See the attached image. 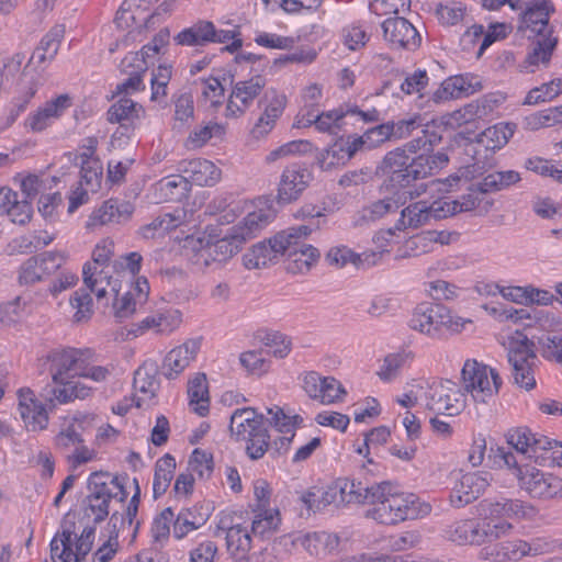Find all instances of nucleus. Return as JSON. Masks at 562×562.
I'll use <instances>...</instances> for the list:
<instances>
[{
    "instance_id": "obj_1",
    "label": "nucleus",
    "mask_w": 562,
    "mask_h": 562,
    "mask_svg": "<svg viewBox=\"0 0 562 562\" xmlns=\"http://www.w3.org/2000/svg\"><path fill=\"white\" fill-rule=\"evenodd\" d=\"M43 367L52 378V400L69 403L83 400L91 394L92 387L80 380L82 351L65 347L50 350L42 358Z\"/></svg>"
},
{
    "instance_id": "obj_2",
    "label": "nucleus",
    "mask_w": 562,
    "mask_h": 562,
    "mask_svg": "<svg viewBox=\"0 0 562 562\" xmlns=\"http://www.w3.org/2000/svg\"><path fill=\"white\" fill-rule=\"evenodd\" d=\"M371 494L372 507L366 517L379 524L395 525L407 519H418L430 514L431 505L419 499L415 494L392 492L387 482L374 484Z\"/></svg>"
},
{
    "instance_id": "obj_3",
    "label": "nucleus",
    "mask_w": 562,
    "mask_h": 562,
    "mask_svg": "<svg viewBox=\"0 0 562 562\" xmlns=\"http://www.w3.org/2000/svg\"><path fill=\"white\" fill-rule=\"evenodd\" d=\"M272 218L269 211L257 210L248 213L237 225L231 227L227 233L213 244H209L200 254L204 265L211 262H226L236 255L241 246L266 227Z\"/></svg>"
},
{
    "instance_id": "obj_4",
    "label": "nucleus",
    "mask_w": 562,
    "mask_h": 562,
    "mask_svg": "<svg viewBox=\"0 0 562 562\" xmlns=\"http://www.w3.org/2000/svg\"><path fill=\"white\" fill-rule=\"evenodd\" d=\"M128 476L111 475L106 472H93L88 480L89 494L85 499V514L94 522H101L109 516L112 498L124 502L127 498Z\"/></svg>"
},
{
    "instance_id": "obj_5",
    "label": "nucleus",
    "mask_w": 562,
    "mask_h": 562,
    "mask_svg": "<svg viewBox=\"0 0 562 562\" xmlns=\"http://www.w3.org/2000/svg\"><path fill=\"white\" fill-rule=\"evenodd\" d=\"M317 229L315 224H303L297 227H290L276 235V245L279 246L281 256H285V270L292 274L306 273L319 258V251L303 243L313 231Z\"/></svg>"
},
{
    "instance_id": "obj_6",
    "label": "nucleus",
    "mask_w": 562,
    "mask_h": 562,
    "mask_svg": "<svg viewBox=\"0 0 562 562\" xmlns=\"http://www.w3.org/2000/svg\"><path fill=\"white\" fill-rule=\"evenodd\" d=\"M229 430L237 440L247 441L246 451L250 459L265 456L270 445V435L263 414L252 407L237 408L231 415Z\"/></svg>"
},
{
    "instance_id": "obj_7",
    "label": "nucleus",
    "mask_w": 562,
    "mask_h": 562,
    "mask_svg": "<svg viewBox=\"0 0 562 562\" xmlns=\"http://www.w3.org/2000/svg\"><path fill=\"white\" fill-rule=\"evenodd\" d=\"M464 323L442 304L422 303L414 308L408 326L431 339H441L447 334L460 331Z\"/></svg>"
},
{
    "instance_id": "obj_8",
    "label": "nucleus",
    "mask_w": 562,
    "mask_h": 562,
    "mask_svg": "<svg viewBox=\"0 0 562 562\" xmlns=\"http://www.w3.org/2000/svg\"><path fill=\"white\" fill-rule=\"evenodd\" d=\"M88 425V416H75L61 424L54 438L55 449L66 458L72 468L88 463L97 457V451L85 443Z\"/></svg>"
},
{
    "instance_id": "obj_9",
    "label": "nucleus",
    "mask_w": 562,
    "mask_h": 562,
    "mask_svg": "<svg viewBox=\"0 0 562 562\" xmlns=\"http://www.w3.org/2000/svg\"><path fill=\"white\" fill-rule=\"evenodd\" d=\"M507 442L517 452L535 459L536 462L562 465V442L533 434L529 428L518 427L509 430Z\"/></svg>"
},
{
    "instance_id": "obj_10",
    "label": "nucleus",
    "mask_w": 562,
    "mask_h": 562,
    "mask_svg": "<svg viewBox=\"0 0 562 562\" xmlns=\"http://www.w3.org/2000/svg\"><path fill=\"white\" fill-rule=\"evenodd\" d=\"M507 358L514 383L526 391L536 387L535 368L538 361L535 344L522 333L516 331L508 339Z\"/></svg>"
},
{
    "instance_id": "obj_11",
    "label": "nucleus",
    "mask_w": 562,
    "mask_h": 562,
    "mask_svg": "<svg viewBox=\"0 0 562 562\" xmlns=\"http://www.w3.org/2000/svg\"><path fill=\"white\" fill-rule=\"evenodd\" d=\"M481 515L484 522L491 525H508L509 528L504 530L502 537L508 535L514 526L509 520L520 521L524 519H532L537 515L536 507L521 499H513L502 497L496 501H483L480 503Z\"/></svg>"
},
{
    "instance_id": "obj_12",
    "label": "nucleus",
    "mask_w": 562,
    "mask_h": 562,
    "mask_svg": "<svg viewBox=\"0 0 562 562\" xmlns=\"http://www.w3.org/2000/svg\"><path fill=\"white\" fill-rule=\"evenodd\" d=\"M461 374L464 391L470 393L476 403H487L498 393L502 385L498 373L476 360H467Z\"/></svg>"
},
{
    "instance_id": "obj_13",
    "label": "nucleus",
    "mask_w": 562,
    "mask_h": 562,
    "mask_svg": "<svg viewBox=\"0 0 562 562\" xmlns=\"http://www.w3.org/2000/svg\"><path fill=\"white\" fill-rule=\"evenodd\" d=\"M508 525H491V522L477 521L475 519H461L447 526L445 535L447 539L459 546L481 544L487 540L502 537Z\"/></svg>"
},
{
    "instance_id": "obj_14",
    "label": "nucleus",
    "mask_w": 562,
    "mask_h": 562,
    "mask_svg": "<svg viewBox=\"0 0 562 562\" xmlns=\"http://www.w3.org/2000/svg\"><path fill=\"white\" fill-rule=\"evenodd\" d=\"M516 477L520 488L532 498L551 499L562 496V479L532 465H521Z\"/></svg>"
},
{
    "instance_id": "obj_15",
    "label": "nucleus",
    "mask_w": 562,
    "mask_h": 562,
    "mask_svg": "<svg viewBox=\"0 0 562 562\" xmlns=\"http://www.w3.org/2000/svg\"><path fill=\"white\" fill-rule=\"evenodd\" d=\"M426 407L437 414L453 416L464 407V394L450 380L434 382L425 392Z\"/></svg>"
},
{
    "instance_id": "obj_16",
    "label": "nucleus",
    "mask_w": 562,
    "mask_h": 562,
    "mask_svg": "<svg viewBox=\"0 0 562 562\" xmlns=\"http://www.w3.org/2000/svg\"><path fill=\"white\" fill-rule=\"evenodd\" d=\"M516 125L513 123H498L485 128L476 135L473 160L480 169L491 168L494 162L488 158L487 153H495L503 148L515 133Z\"/></svg>"
},
{
    "instance_id": "obj_17",
    "label": "nucleus",
    "mask_w": 562,
    "mask_h": 562,
    "mask_svg": "<svg viewBox=\"0 0 562 562\" xmlns=\"http://www.w3.org/2000/svg\"><path fill=\"white\" fill-rule=\"evenodd\" d=\"M301 499L305 504L307 509L314 512L322 510L329 505H335L336 507H339L342 505L351 504L349 492V479H337L324 491H308L307 493L302 495Z\"/></svg>"
},
{
    "instance_id": "obj_18",
    "label": "nucleus",
    "mask_w": 562,
    "mask_h": 562,
    "mask_svg": "<svg viewBox=\"0 0 562 562\" xmlns=\"http://www.w3.org/2000/svg\"><path fill=\"white\" fill-rule=\"evenodd\" d=\"M266 83V79L259 75L248 80L237 81L227 101L226 116L239 117L243 115L261 93Z\"/></svg>"
},
{
    "instance_id": "obj_19",
    "label": "nucleus",
    "mask_w": 562,
    "mask_h": 562,
    "mask_svg": "<svg viewBox=\"0 0 562 562\" xmlns=\"http://www.w3.org/2000/svg\"><path fill=\"white\" fill-rule=\"evenodd\" d=\"M292 547L302 548L310 557L319 558L331 553L339 544V537L326 531L295 532L283 537Z\"/></svg>"
},
{
    "instance_id": "obj_20",
    "label": "nucleus",
    "mask_w": 562,
    "mask_h": 562,
    "mask_svg": "<svg viewBox=\"0 0 562 562\" xmlns=\"http://www.w3.org/2000/svg\"><path fill=\"white\" fill-rule=\"evenodd\" d=\"M382 29L385 41L393 47L415 50L422 43L418 31L404 18H389L382 23Z\"/></svg>"
},
{
    "instance_id": "obj_21",
    "label": "nucleus",
    "mask_w": 562,
    "mask_h": 562,
    "mask_svg": "<svg viewBox=\"0 0 562 562\" xmlns=\"http://www.w3.org/2000/svg\"><path fill=\"white\" fill-rule=\"evenodd\" d=\"M490 474L486 472L463 474L450 494L451 505L460 508L475 501L490 485Z\"/></svg>"
},
{
    "instance_id": "obj_22",
    "label": "nucleus",
    "mask_w": 562,
    "mask_h": 562,
    "mask_svg": "<svg viewBox=\"0 0 562 562\" xmlns=\"http://www.w3.org/2000/svg\"><path fill=\"white\" fill-rule=\"evenodd\" d=\"M71 105V97L67 93L60 94L32 112L25 120L24 125L34 133L43 132L58 120Z\"/></svg>"
},
{
    "instance_id": "obj_23",
    "label": "nucleus",
    "mask_w": 562,
    "mask_h": 562,
    "mask_svg": "<svg viewBox=\"0 0 562 562\" xmlns=\"http://www.w3.org/2000/svg\"><path fill=\"white\" fill-rule=\"evenodd\" d=\"M177 170L184 175L189 186L213 187L222 178V170L211 160L195 158L182 160Z\"/></svg>"
},
{
    "instance_id": "obj_24",
    "label": "nucleus",
    "mask_w": 562,
    "mask_h": 562,
    "mask_svg": "<svg viewBox=\"0 0 562 562\" xmlns=\"http://www.w3.org/2000/svg\"><path fill=\"white\" fill-rule=\"evenodd\" d=\"M554 11L549 0H533L528 3L521 13L520 31L529 30L539 37L551 36L549 26L550 14Z\"/></svg>"
},
{
    "instance_id": "obj_25",
    "label": "nucleus",
    "mask_w": 562,
    "mask_h": 562,
    "mask_svg": "<svg viewBox=\"0 0 562 562\" xmlns=\"http://www.w3.org/2000/svg\"><path fill=\"white\" fill-rule=\"evenodd\" d=\"M133 211L134 207L130 202L109 199L92 212L86 223V227L88 229H95L106 224L125 222L131 217Z\"/></svg>"
},
{
    "instance_id": "obj_26",
    "label": "nucleus",
    "mask_w": 562,
    "mask_h": 562,
    "mask_svg": "<svg viewBox=\"0 0 562 562\" xmlns=\"http://www.w3.org/2000/svg\"><path fill=\"white\" fill-rule=\"evenodd\" d=\"M310 180L311 173L306 168L299 165L286 167L281 175L278 200L283 203L296 200L306 189Z\"/></svg>"
},
{
    "instance_id": "obj_27",
    "label": "nucleus",
    "mask_w": 562,
    "mask_h": 562,
    "mask_svg": "<svg viewBox=\"0 0 562 562\" xmlns=\"http://www.w3.org/2000/svg\"><path fill=\"white\" fill-rule=\"evenodd\" d=\"M461 175H453L448 177L445 182L448 184L450 190L454 187L461 189L465 187L468 190L467 194H463L460 199L454 200L458 203V210L460 213L462 212H471L481 207V203L483 202V195L487 193V190L483 188L482 182L471 183L465 173L468 170H460Z\"/></svg>"
},
{
    "instance_id": "obj_28",
    "label": "nucleus",
    "mask_w": 562,
    "mask_h": 562,
    "mask_svg": "<svg viewBox=\"0 0 562 562\" xmlns=\"http://www.w3.org/2000/svg\"><path fill=\"white\" fill-rule=\"evenodd\" d=\"M158 0H124L121 8L117 10L114 23L121 30L140 31L148 19L149 14L140 16L147 10V7L156 3Z\"/></svg>"
},
{
    "instance_id": "obj_29",
    "label": "nucleus",
    "mask_w": 562,
    "mask_h": 562,
    "mask_svg": "<svg viewBox=\"0 0 562 562\" xmlns=\"http://www.w3.org/2000/svg\"><path fill=\"white\" fill-rule=\"evenodd\" d=\"M19 412L26 428L37 431L46 428L48 416L45 407L38 403L31 390L19 391Z\"/></svg>"
},
{
    "instance_id": "obj_30",
    "label": "nucleus",
    "mask_w": 562,
    "mask_h": 562,
    "mask_svg": "<svg viewBox=\"0 0 562 562\" xmlns=\"http://www.w3.org/2000/svg\"><path fill=\"white\" fill-rule=\"evenodd\" d=\"M200 345L195 340H188L184 344L170 350L162 363V373L168 379L178 376L195 358Z\"/></svg>"
},
{
    "instance_id": "obj_31",
    "label": "nucleus",
    "mask_w": 562,
    "mask_h": 562,
    "mask_svg": "<svg viewBox=\"0 0 562 562\" xmlns=\"http://www.w3.org/2000/svg\"><path fill=\"white\" fill-rule=\"evenodd\" d=\"M383 171L389 176L390 181L398 187H407L415 181L411 173L406 149L396 148L387 153L383 159Z\"/></svg>"
},
{
    "instance_id": "obj_32",
    "label": "nucleus",
    "mask_w": 562,
    "mask_h": 562,
    "mask_svg": "<svg viewBox=\"0 0 562 562\" xmlns=\"http://www.w3.org/2000/svg\"><path fill=\"white\" fill-rule=\"evenodd\" d=\"M83 283L94 293L98 301L108 297L109 294L117 295L120 290L116 288V280H113L109 270L103 268L100 270H92L90 263H86L82 270Z\"/></svg>"
},
{
    "instance_id": "obj_33",
    "label": "nucleus",
    "mask_w": 562,
    "mask_h": 562,
    "mask_svg": "<svg viewBox=\"0 0 562 562\" xmlns=\"http://www.w3.org/2000/svg\"><path fill=\"white\" fill-rule=\"evenodd\" d=\"M519 561L525 558L549 555L562 551V540L551 536H539L530 539L516 538Z\"/></svg>"
},
{
    "instance_id": "obj_34",
    "label": "nucleus",
    "mask_w": 562,
    "mask_h": 562,
    "mask_svg": "<svg viewBox=\"0 0 562 562\" xmlns=\"http://www.w3.org/2000/svg\"><path fill=\"white\" fill-rule=\"evenodd\" d=\"M40 86H42L41 76L25 69L18 82L19 95L14 99L13 108L8 117V124H12L25 111Z\"/></svg>"
},
{
    "instance_id": "obj_35",
    "label": "nucleus",
    "mask_w": 562,
    "mask_h": 562,
    "mask_svg": "<svg viewBox=\"0 0 562 562\" xmlns=\"http://www.w3.org/2000/svg\"><path fill=\"white\" fill-rule=\"evenodd\" d=\"M76 533L70 528L57 532L50 541V559L53 562H81V558L74 549Z\"/></svg>"
},
{
    "instance_id": "obj_36",
    "label": "nucleus",
    "mask_w": 562,
    "mask_h": 562,
    "mask_svg": "<svg viewBox=\"0 0 562 562\" xmlns=\"http://www.w3.org/2000/svg\"><path fill=\"white\" fill-rule=\"evenodd\" d=\"M214 35V24L210 21L202 20L182 30L173 37V41L177 45L181 46H204L212 43Z\"/></svg>"
},
{
    "instance_id": "obj_37",
    "label": "nucleus",
    "mask_w": 562,
    "mask_h": 562,
    "mask_svg": "<svg viewBox=\"0 0 562 562\" xmlns=\"http://www.w3.org/2000/svg\"><path fill=\"white\" fill-rule=\"evenodd\" d=\"M186 218L183 210L173 213H164L155 217L150 223L143 225L138 233L144 238H155L180 226Z\"/></svg>"
},
{
    "instance_id": "obj_38",
    "label": "nucleus",
    "mask_w": 562,
    "mask_h": 562,
    "mask_svg": "<svg viewBox=\"0 0 562 562\" xmlns=\"http://www.w3.org/2000/svg\"><path fill=\"white\" fill-rule=\"evenodd\" d=\"M274 240L276 236L269 239L268 243L261 241L254 245L251 249L243 256L244 266L249 270L261 269L272 262L273 259L280 255L279 246L277 247Z\"/></svg>"
},
{
    "instance_id": "obj_39",
    "label": "nucleus",
    "mask_w": 562,
    "mask_h": 562,
    "mask_svg": "<svg viewBox=\"0 0 562 562\" xmlns=\"http://www.w3.org/2000/svg\"><path fill=\"white\" fill-rule=\"evenodd\" d=\"M218 528L226 533V547L231 554L244 557L251 547V536L248 529L240 524L226 526L221 519Z\"/></svg>"
},
{
    "instance_id": "obj_40",
    "label": "nucleus",
    "mask_w": 562,
    "mask_h": 562,
    "mask_svg": "<svg viewBox=\"0 0 562 562\" xmlns=\"http://www.w3.org/2000/svg\"><path fill=\"white\" fill-rule=\"evenodd\" d=\"M142 112V105L124 95L110 106L106 114L110 123H119L127 130L128 125L137 120Z\"/></svg>"
},
{
    "instance_id": "obj_41",
    "label": "nucleus",
    "mask_w": 562,
    "mask_h": 562,
    "mask_svg": "<svg viewBox=\"0 0 562 562\" xmlns=\"http://www.w3.org/2000/svg\"><path fill=\"white\" fill-rule=\"evenodd\" d=\"M188 395L190 398V406L200 416H205L209 413L210 396L206 375L198 373L189 381Z\"/></svg>"
},
{
    "instance_id": "obj_42",
    "label": "nucleus",
    "mask_w": 562,
    "mask_h": 562,
    "mask_svg": "<svg viewBox=\"0 0 562 562\" xmlns=\"http://www.w3.org/2000/svg\"><path fill=\"white\" fill-rule=\"evenodd\" d=\"M430 220L429 203L418 201L401 211V218L396 222V229L404 231L407 227L417 228L425 225Z\"/></svg>"
},
{
    "instance_id": "obj_43",
    "label": "nucleus",
    "mask_w": 562,
    "mask_h": 562,
    "mask_svg": "<svg viewBox=\"0 0 562 562\" xmlns=\"http://www.w3.org/2000/svg\"><path fill=\"white\" fill-rule=\"evenodd\" d=\"M486 100L472 101L459 110L453 111L448 120L447 124L451 127H460L463 125L471 124L477 119L485 116L488 113Z\"/></svg>"
},
{
    "instance_id": "obj_44",
    "label": "nucleus",
    "mask_w": 562,
    "mask_h": 562,
    "mask_svg": "<svg viewBox=\"0 0 562 562\" xmlns=\"http://www.w3.org/2000/svg\"><path fill=\"white\" fill-rule=\"evenodd\" d=\"M176 470L175 458L167 453L159 458L155 464V474L153 481L154 498H158L166 493Z\"/></svg>"
},
{
    "instance_id": "obj_45",
    "label": "nucleus",
    "mask_w": 562,
    "mask_h": 562,
    "mask_svg": "<svg viewBox=\"0 0 562 562\" xmlns=\"http://www.w3.org/2000/svg\"><path fill=\"white\" fill-rule=\"evenodd\" d=\"M480 559L490 562H519L516 539L484 547L480 551Z\"/></svg>"
},
{
    "instance_id": "obj_46",
    "label": "nucleus",
    "mask_w": 562,
    "mask_h": 562,
    "mask_svg": "<svg viewBox=\"0 0 562 562\" xmlns=\"http://www.w3.org/2000/svg\"><path fill=\"white\" fill-rule=\"evenodd\" d=\"M204 522L205 519L194 509L182 508L177 515L175 514V519L172 521L173 537L177 539H182L191 531L199 529L204 525Z\"/></svg>"
},
{
    "instance_id": "obj_47",
    "label": "nucleus",
    "mask_w": 562,
    "mask_h": 562,
    "mask_svg": "<svg viewBox=\"0 0 562 562\" xmlns=\"http://www.w3.org/2000/svg\"><path fill=\"white\" fill-rule=\"evenodd\" d=\"M413 358L409 351H398L389 353L384 357L383 363L381 364L378 376L384 382H391L396 379L400 374L401 369L404 364Z\"/></svg>"
},
{
    "instance_id": "obj_48",
    "label": "nucleus",
    "mask_w": 562,
    "mask_h": 562,
    "mask_svg": "<svg viewBox=\"0 0 562 562\" xmlns=\"http://www.w3.org/2000/svg\"><path fill=\"white\" fill-rule=\"evenodd\" d=\"M268 414L271 415L270 419H266V425L269 424L276 428L277 431L281 434H290V437H281V446L284 445V441L290 442L294 436V428L297 419H301L300 416L295 415L293 417L288 416L282 408L279 406H274L268 408Z\"/></svg>"
},
{
    "instance_id": "obj_49",
    "label": "nucleus",
    "mask_w": 562,
    "mask_h": 562,
    "mask_svg": "<svg viewBox=\"0 0 562 562\" xmlns=\"http://www.w3.org/2000/svg\"><path fill=\"white\" fill-rule=\"evenodd\" d=\"M158 187L165 199L170 201H179L186 198L190 191V186L183 173L161 179Z\"/></svg>"
},
{
    "instance_id": "obj_50",
    "label": "nucleus",
    "mask_w": 562,
    "mask_h": 562,
    "mask_svg": "<svg viewBox=\"0 0 562 562\" xmlns=\"http://www.w3.org/2000/svg\"><path fill=\"white\" fill-rule=\"evenodd\" d=\"M225 133L223 125L216 122H207L196 126L187 139L189 148H201L213 137H222Z\"/></svg>"
},
{
    "instance_id": "obj_51",
    "label": "nucleus",
    "mask_w": 562,
    "mask_h": 562,
    "mask_svg": "<svg viewBox=\"0 0 562 562\" xmlns=\"http://www.w3.org/2000/svg\"><path fill=\"white\" fill-rule=\"evenodd\" d=\"M280 521L281 519L278 510L266 508L259 509L252 520L251 532L255 536L266 537L278 529Z\"/></svg>"
},
{
    "instance_id": "obj_52",
    "label": "nucleus",
    "mask_w": 562,
    "mask_h": 562,
    "mask_svg": "<svg viewBox=\"0 0 562 562\" xmlns=\"http://www.w3.org/2000/svg\"><path fill=\"white\" fill-rule=\"evenodd\" d=\"M175 519V513L171 507L165 508L158 514L151 525V538L156 546H162L170 536V524Z\"/></svg>"
},
{
    "instance_id": "obj_53",
    "label": "nucleus",
    "mask_w": 562,
    "mask_h": 562,
    "mask_svg": "<svg viewBox=\"0 0 562 562\" xmlns=\"http://www.w3.org/2000/svg\"><path fill=\"white\" fill-rule=\"evenodd\" d=\"M557 38L552 36L540 37L532 50L528 53L525 63L528 66H538L540 63L547 65L557 45Z\"/></svg>"
},
{
    "instance_id": "obj_54",
    "label": "nucleus",
    "mask_w": 562,
    "mask_h": 562,
    "mask_svg": "<svg viewBox=\"0 0 562 562\" xmlns=\"http://www.w3.org/2000/svg\"><path fill=\"white\" fill-rule=\"evenodd\" d=\"M520 180V175L517 171L506 170L488 173L481 182L483 183V188L490 192L504 190Z\"/></svg>"
},
{
    "instance_id": "obj_55",
    "label": "nucleus",
    "mask_w": 562,
    "mask_h": 562,
    "mask_svg": "<svg viewBox=\"0 0 562 562\" xmlns=\"http://www.w3.org/2000/svg\"><path fill=\"white\" fill-rule=\"evenodd\" d=\"M345 139L336 140L329 148L322 154L319 160L322 167L331 168L334 166L344 165L352 158V151H349Z\"/></svg>"
},
{
    "instance_id": "obj_56",
    "label": "nucleus",
    "mask_w": 562,
    "mask_h": 562,
    "mask_svg": "<svg viewBox=\"0 0 562 562\" xmlns=\"http://www.w3.org/2000/svg\"><path fill=\"white\" fill-rule=\"evenodd\" d=\"M189 468L199 479H210L214 470L212 453L199 448L194 449L189 460Z\"/></svg>"
},
{
    "instance_id": "obj_57",
    "label": "nucleus",
    "mask_w": 562,
    "mask_h": 562,
    "mask_svg": "<svg viewBox=\"0 0 562 562\" xmlns=\"http://www.w3.org/2000/svg\"><path fill=\"white\" fill-rule=\"evenodd\" d=\"M151 369L143 366L135 371L133 386L136 392L142 393L145 398L155 396L158 382L151 373Z\"/></svg>"
},
{
    "instance_id": "obj_58",
    "label": "nucleus",
    "mask_w": 562,
    "mask_h": 562,
    "mask_svg": "<svg viewBox=\"0 0 562 562\" xmlns=\"http://www.w3.org/2000/svg\"><path fill=\"white\" fill-rule=\"evenodd\" d=\"M402 203L394 196L384 198L372 202L363 210V217L368 221H376L389 213H394L401 207Z\"/></svg>"
},
{
    "instance_id": "obj_59",
    "label": "nucleus",
    "mask_w": 562,
    "mask_h": 562,
    "mask_svg": "<svg viewBox=\"0 0 562 562\" xmlns=\"http://www.w3.org/2000/svg\"><path fill=\"white\" fill-rule=\"evenodd\" d=\"M70 304L76 310L74 314L75 323L87 322L92 316V299L85 290L76 291L70 299Z\"/></svg>"
},
{
    "instance_id": "obj_60",
    "label": "nucleus",
    "mask_w": 562,
    "mask_h": 562,
    "mask_svg": "<svg viewBox=\"0 0 562 562\" xmlns=\"http://www.w3.org/2000/svg\"><path fill=\"white\" fill-rule=\"evenodd\" d=\"M348 114L349 111H345L344 108L322 112L317 116L315 127L318 132L335 134L341 127V120Z\"/></svg>"
},
{
    "instance_id": "obj_61",
    "label": "nucleus",
    "mask_w": 562,
    "mask_h": 562,
    "mask_svg": "<svg viewBox=\"0 0 562 562\" xmlns=\"http://www.w3.org/2000/svg\"><path fill=\"white\" fill-rule=\"evenodd\" d=\"M78 165H80L81 183L91 191L99 188L103 170L101 161L88 160L87 162H78Z\"/></svg>"
},
{
    "instance_id": "obj_62",
    "label": "nucleus",
    "mask_w": 562,
    "mask_h": 562,
    "mask_svg": "<svg viewBox=\"0 0 562 562\" xmlns=\"http://www.w3.org/2000/svg\"><path fill=\"white\" fill-rule=\"evenodd\" d=\"M114 256V241L110 238H104L98 243L92 251V270L104 269L108 270L109 262Z\"/></svg>"
},
{
    "instance_id": "obj_63",
    "label": "nucleus",
    "mask_w": 562,
    "mask_h": 562,
    "mask_svg": "<svg viewBox=\"0 0 562 562\" xmlns=\"http://www.w3.org/2000/svg\"><path fill=\"white\" fill-rule=\"evenodd\" d=\"M114 296V314L117 318L121 319L132 316L139 307L144 305L143 303H138V300L132 291H127L121 296L119 294Z\"/></svg>"
},
{
    "instance_id": "obj_64",
    "label": "nucleus",
    "mask_w": 562,
    "mask_h": 562,
    "mask_svg": "<svg viewBox=\"0 0 562 562\" xmlns=\"http://www.w3.org/2000/svg\"><path fill=\"white\" fill-rule=\"evenodd\" d=\"M538 342L543 358L562 363V337L548 334L539 338Z\"/></svg>"
}]
</instances>
